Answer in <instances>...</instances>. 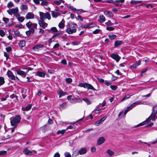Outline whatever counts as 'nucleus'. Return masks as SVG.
<instances>
[{"instance_id": "cd10ccee", "label": "nucleus", "mask_w": 157, "mask_h": 157, "mask_svg": "<svg viewBox=\"0 0 157 157\" xmlns=\"http://www.w3.org/2000/svg\"><path fill=\"white\" fill-rule=\"evenodd\" d=\"M36 74L39 77H44L45 75V73L42 72L38 71L36 72Z\"/></svg>"}, {"instance_id": "e2e57ef3", "label": "nucleus", "mask_w": 157, "mask_h": 157, "mask_svg": "<svg viewBox=\"0 0 157 157\" xmlns=\"http://www.w3.org/2000/svg\"><path fill=\"white\" fill-rule=\"evenodd\" d=\"M96 25L94 24L93 23H92L88 24L89 28H92L94 26V25Z\"/></svg>"}, {"instance_id": "774afa93", "label": "nucleus", "mask_w": 157, "mask_h": 157, "mask_svg": "<svg viewBox=\"0 0 157 157\" xmlns=\"http://www.w3.org/2000/svg\"><path fill=\"white\" fill-rule=\"evenodd\" d=\"M60 155L59 153H56L54 155V157H60Z\"/></svg>"}, {"instance_id": "13d9d810", "label": "nucleus", "mask_w": 157, "mask_h": 157, "mask_svg": "<svg viewBox=\"0 0 157 157\" xmlns=\"http://www.w3.org/2000/svg\"><path fill=\"white\" fill-rule=\"evenodd\" d=\"M6 151H0V155H5L6 154Z\"/></svg>"}, {"instance_id": "20e7f679", "label": "nucleus", "mask_w": 157, "mask_h": 157, "mask_svg": "<svg viewBox=\"0 0 157 157\" xmlns=\"http://www.w3.org/2000/svg\"><path fill=\"white\" fill-rule=\"evenodd\" d=\"M26 26L31 30L32 34L34 33V29H37V25L36 23H32V22L29 21L26 24Z\"/></svg>"}, {"instance_id": "a878e982", "label": "nucleus", "mask_w": 157, "mask_h": 157, "mask_svg": "<svg viewBox=\"0 0 157 157\" xmlns=\"http://www.w3.org/2000/svg\"><path fill=\"white\" fill-rule=\"evenodd\" d=\"M124 0H116L115 1V2H114V4L116 6H122L121 4L118 3L117 2H120L121 3H124Z\"/></svg>"}, {"instance_id": "603ef678", "label": "nucleus", "mask_w": 157, "mask_h": 157, "mask_svg": "<svg viewBox=\"0 0 157 157\" xmlns=\"http://www.w3.org/2000/svg\"><path fill=\"white\" fill-rule=\"evenodd\" d=\"M66 81L67 83H70L72 82V80L71 78H66Z\"/></svg>"}, {"instance_id": "7c9ffc66", "label": "nucleus", "mask_w": 157, "mask_h": 157, "mask_svg": "<svg viewBox=\"0 0 157 157\" xmlns=\"http://www.w3.org/2000/svg\"><path fill=\"white\" fill-rule=\"evenodd\" d=\"M31 107L32 105L31 104H29L26 106V107L25 108H24V109H23V108H22V109L24 111H28L31 108Z\"/></svg>"}, {"instance_id": "e433bc0d", "label": "nucleus", "mask_w": 157, "mask_h": 157, "mask_svg": "<svg viewBox=\"0 0 157 157\" xmlns=\"http://www.w3.org/2000/svg\"><path fill=\"white\" fill-rule=\"evenodd\" d=\"M20 8L21 10H27L28 9V6L26 5L23 4L21 5Z\"/></svg>"}, {"instance_id": "8fccbe9b", "label": "nucleus", "mask_w": 157, "mask_h": 157, "mask_svg": "<svg viewBox=\"0 0 157 157\" xmlns=\"http://www.w3.org/2000/svg\"><path fill=\"white\" fill-rule=\"evenodd\" d=\"M114 28L112 27H107L106 28V29L108 31H112L114 30Z\"/></svg>"}, {"instance_id": "c9c22d12", "label": "nucleus", "mask_w": 157, "mask_h": 157, "mask_svg": "<svg viewBox=\"0 0 157 157\" xmlns=\"http://www.w3.org/2000/svg\"><path fill=\"white\" fill-rule=\"evenodd\" d=\"M107 153L110 156H112L114 155V153L110 150H108L107 151Z\"/></svg>"}, {"instance_id": "72a5a7b5", "label": "nucleus", "mask_w": 157, "mask_h": 157, "mask_svg": "<svg viewBox=\"0 0 157 157\" xmlns=\"http://www.w3.org/2000/svg\"><path fill=\"white\" fill-rule=\"evenodd\" d=\"M131 95H130L129 94L126 95L125 96H124V98L122 99L121 100V101H124L125 100L128 99L130 98Z\"/></svg>"}, {"instance_id": "ea45409f", "label": "nucleus", "mask_w": 157, "mask_h": 157, "mask_svg": "<svg viewBox=\"0 0 157 157\" xmlns=\"http://www.w3.org/2000/svg\"><path fill=\"white\" fill-rule=\"evenodd\" d=\"M117 36L114 34H110L109 35V37L111 40L114 39Z\"/></svg>"}, {"instance_id": "2eb2a0df", "label": "nucleus", "mask_w": 157, "mask_h": 157, "mask_svg": "<svg viewBox=\"0 0 157 157\" xmlns=\"http://www.w3.org/2000/svg\"><path fill=\"white\" fill-rule=\"evenodd\" d=\"M70 101L72 103H76L77 102L80 103L82 102V99L79 98H72L70 100Z\"/></svg>"}, {"instance_id": "412c9836", "label": "nucleus", "mask_w": 157, "mask_h": 157, "mask_svg": "<svg viewBox=\"0 0 157 157\" xmlns=\"http://www.w3.org/2000/svg\"><path fill=\"white\" fill-rule=\"evenodd\" d=\"M65 21L63 19L61 21L59 24L58 26L59 28L63 29L65 26Z\"/></svg>"}, {"instance_id": "f704fd0d", "label": "nucleus", "mask_w": 157, "mask_h": 157, "mask_svg": "<svg viewBox=\"0 0 157 157\" xmlns=\"http://www.w3.org/2000/svg\"><path fill=\"white\" fill-rule=\"evenodd\" d=\"M5 82L4 78L2 77H0V86L3 85Z\"/></svg>"}, {"instance_id": "bb28decb", "label": "nucleus", "mask_w": 157, "mask_h": 157, "mask_svg": "<svg viewBox=\"0 0 157 157\" xmlns=\"http://www.w3.org/2000/svg\"><path fill=\"white\" fill-rule=\"evenodd\" d=\"M80 155L84 154L86 152V149L85 148H82L80 150L78 151Z\"/></svg>"}, {"instance_id": "f3484780", "label": "nucleus", "mask_w": 157, "mask_h": 157, "mask_svg": "<svg viewBox=\"0 0 157 157\" xmlns=\"http://www.w3.org/2000/svg\"><path fill=\"white\" fill-rule=\"evenodd\" d=\"M44 46L41 44H37L34 46L33 49L35 50H39L43 48Z\"/></svg>"}, {"instance_id": "338daca9", "label": "nucleus", "mask_w": 157, "mask_h": 157, "mask_svg": "<svg viewBox=\"0 0 157 157\" xmlns=\"http://www.w3.org/2000/svg\"><path fill=\"white\" fill-rule=\"evenodd\" d=\"M6 49L7 52H10L12 48L10 47H8L6 48Z\"/></svg>"}, {"instance_id": "052dcab7", "label": "nucleus", "mask_w": 157, "mask_h": 157, "mask_svg": "<svg viewBox=\"0 0 157 157\" xmlns=\"http://www.w3.org/2000/svg\"><path fill=\"white\" fill-rule=\"evenodd\" d=\"M4 56L6 57V59H8L9 58V55L6 52L4 53Z\"/></svg>"}, {"instance_id": "4be33fe9", "label": "nucleus", "mask_w": 157, "mask_h": 157, "mask_svg": "<svg viewBox=\"0 0 157 157\" xmlns=\"http://www.w3.org/2000/svg\"><path fill=\"white\" fill-rule=\"evenodd\" d=\"M98 21L101 23H103L105 21V18L103 15H100Z\"/></svg>"}, {"instance_id": "680f3d73", "label": "nucleus", "mask_w": 157, "mask_h": 157, "mask_svg": "<svg viewBox=\"0 0 157 157\" xmlns=\"http://www.w3.org/2000/svg\"><path fill=\"white\" fill-rule=\"evenodd\" d=\"M78 19L80 20L82 22L83 21V19L82 17L80 15H78L77 16Z\"/></svg>"}, {"instance_id": "4c0bfd02", "label": "nucleus", "mask_w": 157, "mask_h": 157, "mask_svg": "<svg viewBox=\"0 0 157 157\" xmlns=\"http://www.w3.org/2000/svg\"><path fill=\"white\" fill-rule=\"evenodd\" d=\"M105 24L106 25L108 26H112L114 24L110 20H108L107 22L105 23Z\"/></svg>"}, {"instance_id": "dca6fc26", "label": "nucleus", "mask_w": 157, "mask_h": 157, "mask_svg": "<svg viewBox=\"0 0 157 157\" xmlns=\"http://www.w3.org/2000/svg\"><path fill=\"white\" fill-rule=\"evenodd\" d=\"M25 18L27 19H32L34 18V14L31 12H28L26 15Z\"/></svg>"}, {"instance_id": "7ed1b4c3", "label": "nucleus", "mask_w": 157, "mask_h": 157, "mask_svg": "<svg viewBox=\"0 0 157 157\" xmlns=\"http://www.w3.org/2000/svg\"><path fill=\"white\" fill-rule=\"evenodd\" d=\"M10 123L12 126H16L21 120V117L19 115L13 116L10 118Z\"/></svg>"}, {"instance_id": "2f4dec72", "label": "nucleus", "mask_w": 157, "mask_h": 157, "mask_svg": "<svg viewBox=\"0 0 157 157\" xmlns=\"http://www.w3.org/2000/svg\"><path fill=\"white\" fill-rule=\"evenodd\" d=\"M82 100L85 101L88 105L91 104V102L87 98H83Z\"/></svg>"}, {"instance_id": "58836bf2", "label": "nucleus", "mask_w": 157, "mask_h": 157, "mask_svg": "<svg viewBox=\"0 0 157 157\" xmlns=\"http://www.w3.org/2000/svg\"><path fill=\"white\" fill-rule=\"evenodd\" d=\"M66 131V129H63L62 130H58L57 132V134H63L65 133Z\"/></svg>"}, {"instance_id": "3c124183", "label": "nucleus", "mask_w": 157, "mask_h": 157, "mask_svg": "<svg viewBox=\"0 0 157 157\" xmlns=\"http://www.w3.org/2000/svg\"><path fill=\"white\" fill-rule=\"evenodd\" d=\"M86 84V82L83 83H80L78 85V86L80 87H83L84 88H85V86Z\"/></svg>"}, {"instance_id": "c85d7f7f", "label": "nucleus", "mask_w": 157, "mask_h": 157, "mask_svg": "<svg viewBox=\"0 0 157 157\" xmlns=\"http://www.w3.org/2000/svg\"><path fill=\"white\" fill-rule=\"evenodd\" d=\"M123 44V42L121 40H116L115 42L114 46L117 47Z\"/></svg>"}, {"instance_id": "c03bdc74", "label": "nucleus", "mask_w": 157, "mask_h": 157, "mask_svg": "<svg viewBox=\"0 0 157 157\" xmlns=\"http://www.w3.org/2000/svg\"><path fill=\"white\" fill-rule=\"evenodd\" d=\"M79 154V151L75 150L73 152L72 155L74 156H77Z\"/></svg>"}, {"instance_id": "423d86ee", "label": "nucleus", "mask_w": 157, "mask_h": 157, "mask_svg": "<svg viewBox=\"0 0 157 157\" xmlns=\"http://www.w3.org/2000/svg\"><path fill=\"white\" fill-rule=\"evenodd\" d=\"M6 75L9 78H10L12 80L15 81H18L19 80V78L17 76H15L13 74V73L9 70L7 71Z\"/></svg>"}, {"instance_id": "a19ab883", "label": "nucleus", "mask_w": 157, "mask_h": 157, "mask_svg": "<svg viewBox=\"0 0 157 157\" xmlns=\"http://www.w3.org/2000/svg\"><path fill=\"white\" fill-rule=\"evenodd\" d=\"M51 31L54 32H56L58 31V30L55 27H52L50 30H48L49 32H50Z\"/></svg>"}, {"instance_id": "473e14b6", "label": "nucleus", "mask_w": 157, "mask_h": 157, "mask_svg": "<svg viewBox=\"0 0 157 157\" xmlns=\"http://www.w3.org/2000/svg\"><path fill=\"white\" fill-rule=\"evenodd\" d=\"M40 5L42 6L46 5L48 4L46 0H40Z\"/></svg>"}, {"instance_id": "0e129e2a", "label": "nucleus", "mask_w": 157, "mask_h": 157, "mask_svg": "<svg viewBox=\"0 0 157 157\" xmlns=\"http://www.w3.org/2000/svg\"><path fill=\"white\" fill-rule=\"evenodd\" d=\"M61 63L62 64L67 65V62L66 60L65 59H63L61 61Z\"/></svg>"}, {"instance_id": "f03ea898", "label": "nucleus", "mask_w": 157, "mask_h": 157, "mask_svg": "<svg viewBox=\"0 0 157 157\" xmlns=\"http://www.w3.org/2000/svg\"><path fill=\"white\" fill-rule=\"evenodd\" d=\"M157 109V105L154 107L153 108V112H152L151 115L148 117L147 120L143 122L140 124L138 126H142L147 124V123L151 120H154L156 117V115L157 114V110H156V112L155 111V109Z\"/></svg>"}, {"instance_id": "39448f33", "label": "nucleus", "mask_w": 157, "mask_h": 157, "mask_svg": "<svg viewBox=\"0 0 157 157\" xmlns=\"http://www.w3.org/2000/svg\"><path fill=\"white\" fill-rule=\"evenodd\" d=\"M39 15L40 19L41 20H44L46 19H48L49 20L51 18L50 14L48 12L44 13L42 12H39Z\"/></svg>"}, {"instance_id": "b1692460", "label": "nucleus", "mask_w": 157, "mask_h": 157, "mask_svg": "<svg viewBox=\"0 0 157 157\" xmlns=\"http://www.w3.org/2000/svg\"><path fill=\"white\" fill-rule=\"evenodd\" d=\"M52 15L53 17H57L60 15V14L58 12L55 11H52Z\"/></svg>"}, {"instance_id": "9d476101", "label": "nucleus", "mask_w": 157, "mask_h": 157, "mask_svg": "<svg viewBox=\"0 0 157 157\" xmlns=\"http://www.w3.org/2000/svg\"><path fill=\"white\" fill-rule=\"evenodd\" d=\"M16 71L17 75H20L23 77H25L26 76L27 73L19 69H17Z\"/></svg>"}, {"instance_id": "49530a36", "label": "nucleus", "mask_w": 157, "mask_h": 157, "mask_svg": "<svg viewBox=\"0 0 157 157\" xmlns=\"http://www.w3.org/2000/svg\"><path fill=\"white\" fill-rule=\"evenodd\" d=\"M100 32L101 33V30L100 29H96L93 32V33L94 34H97L99 33Z\"/></svg>"}, {"instance_id": "a211bd4d", "label": "nucleus", "mask_w": 157, "mask_h": 157, "mask_svg": "<svg viewBox=\"0 0 157 157\" xmlns=\"http://www.w3.org/2000/svg\"><path fill=\"white\" fill-rule=\"evenodd\" d=\"M85 88H86L88 89H90L93 90H96V89L91 84L86 82Z\"/></svg>"}, {"instance_id": "6e6d98bb", "label": "nucleus", "mask_w": 157, "mask_h": 157, "mask_svg": "<svg viewBox=\"0 0 157 157\" xmlns=\"http://www.w3.org/2000/svg\"><path fill=\"white\" fill-rule=\"evenodd\" d=\"M13 3L12 2H10L7 5V7L8 8H11L13 6Z\"/></svg>"}, {"instance_id": "ddd939ff", "label": "nucleus", "mask_w": 157, "mask_h": 157, "mask_svg": "<svg viewBox=\"0 0 157 157\" xmlns=\"http://www.w3.org/2000/svg\"><path fill=\"white\" fill-rule=\"evenodd\" d=\"M111 57L118 62L120 59V57L117 54H112L111 55Z\"/></svg>"}, {"instance_id": "0eeeda50", "label": "nucleus", "mask_w": 157, "mask_h": 157, "mask_svg": "<svg viewBox=\"0 0 157 157\" xmlns=\"http://www.w3.org/2000/svg\"><path fill=\"white\" fill-rule=\"evenodd\" d=\"M68 8L77 14H80L82 13L87 12L82 9H77L72 6H68Z\"/></svg>"}, {"instance_id": "9b49d317", "label": "nucleus", "mask_w": 157, "mask_h": 157, "mask_svg": "<svg viewBox=\"0 0 157 157\" xmlns=\"http://www.w3.org/2000/svg\"><path fill=\"white\" fill-rule=\"evenodd\" d=\"M43 20H39L38 24L40 26H41L43 29H45L48 26V24L43 21Z\"/></svg>"}, {"instance_id": "37998d69", "label": "nucleus", "mask_w": 157, "mask_h": 157, "mask_svg": "<svg viewBox=\"0 0 157 157\" xmlns=\"http://www.w3.org/2000/svg\"><path fill=\"white\" fill-rule=\"evenodd\" d=\"M17 19L20 22H22L24 20L25 18L23 17H20Z\"/></svg>"}, {"instance_id": "bf43d9fd", "label": "nucleus", "mask_w": 157, "mask_h": 157, "mask_svg": "<svg viewBox=\"0 0 157 157\" xmlns=\"http://www.w3.org/2000/svg\"><path fill=\"white\" fill-rule=\"evenodd\" d=\"M31 33H32V32H31V30L30 29L29 30L26 32V34L28 36H30Z\"/></svg>"}, {"instance_id": "aec40b11", "label": "nucleus", "mask_w": 157, "mask_h": 157, "mask_svg": "<svg viewBox=\"0 0 157 157\" xmlns=\"http://www.w3.org/2000/svg\"><path fill=\"white\" fill-rule=\"evenodd\" d=\"M141 61L139 60L138 61L137 63L134 64H133L130 66V67L136 69L138 66L140 65Z\"/></svg>"}, {"instance_id": "f8f14e48", "label": "nucleus", "mask_w": 157, "mask_h": 157, "mask_svg": "<svg viewBox=\"0 0 157 157\" xmlns=\"http://www.w3.org/2000/svg\"><path fill=\"white\" fill-rule=\"evenodd\" d=\"M104 13L106 17H112L113 16L112 13L109 11L105 10L104 11Z\"/></svg>"}, {"instance_id": "4d7b16f0", "label": "nucleus", "mask_w": 157, "mask_h": 157, "mask_svg": "<svg viewBox=\"0 0 157 157\" xmlns=\"http://www.w3.org/2000/svg\"><path fill=\"white\" fill-rule=\"evenodd\" d=\"M111 88L113 90H116L117 89V87L115 86L111 85L110 86Z\"/></svg>"}, {"instance_id": "79ce46f5", "label": "nucleus", "mask_w": 157, "mask_h": 157, "mask_svg": "<svg viewBox=\"0 0 157 157\" xmlns=\"http://www.w3.org/2000/svg\"><path fill=\"white\" fill-rule=\"evenodd\" d=\"M58 94L59 95V98H60L63 96L65 95L66 93L63 91H59L58 92Z\"/></svg>"}, {"instance_id": "6ab92c4d", "label": "nucleus", "mask_w": 157, "mask_h": 157, "mask_svg": "<svg viewBox=\"0 0 157 157\" xmlns=\"http://www.w3.org/2000/svg\"><path fill=\"white\" fill-rule=\"evenodd\" d=\"M106 117L105 116L102 117L99 120L97 121L95 123V125L97 126H98L100 124L102 123L106 119Z\"/></svg>"}, {"instance_id": "09e8293b", "label": "nucleus", "mask_w": 157, "mask_h": 157, "mask_svg": "<svg viewBox=\"0 0 157 157\" xmlns=\"http://www.w3.org/2000/svg\"><path fill=\"white\" fill-rule=\"evenodd\" d=\"M65 157H71V155L67 152H66L64 154Z\"/></svg>"}, {"instance_id": "5fc2aeb1", "label": "nucleus", "mask_w": 157, "mask_h": 157, "mask_svg": "<svg viewBox=\"0 0 157 157\" xmlns=\"http://www.w3.org/2000/svg\"><path fill=\"white\" fill-rule=\"evenodd\" d=\"M5 35V33L2 30H0V36L2 37L4 36Z\"/></svg>"}, {"instance_id": "393cba45", "label": "nucleus", "mask_w": 157, "mask_h": 157, "mask_svg": "<svg viewBox=\"0 0 157 157\" xmlns=\"http://www.w3.org/2000/svg\"><path fill=\"white\" fill-rule=\"evenodd\" d=\"M18 44L20 47H24L25 45V42L24 40H21L18 42Z\"/></svg>"}, {"instance_id": "de8ad7c7", "label": "nucleus", "mask_w": 157, "mask_h": 157, "mask_svg": "<svg viewBox=\"0 0 157 157\" xmlns=\"http://www.w3.org/2000/svg\"><path fill=\"white\" fill-rule=\"evenodd\" d=\"M142 2V1H136L134 0H132L130 2V3L131 4L132 3H135V4H138Z\"/></svg>"}, {"instance_id": "4468645a", "label": "nucleus", "mask_w": 157, "mask_h": 157, "mask_svg": "<svg viewBox=\"0 0 157 157\" xmlns=\"http://www.w3.org/2000/svg\"><path fill=\"white\" fill-rule=\"evenodd\" d=\"M144 102L140 101H136L135 102L133 103L131 105L129 106V107L131 108V109H132L133 107L136 106L137 105L140 104H143Z\"/></svg>"}, {"instance_id": "1a4fd4ad", "label": "nucleus", "mask_w": 157, "mask_h": 157, "mask_svg": "<svg viewBox=\"0 0 157 157\" xmlns=\"http://www.w3.org/2000/svg\"><path fill=\"white\" fill-rule=\"evenodd\" d=\"M36 151L35 150H32L30 151L28 150L27 147L25 148L23 150V152L25 155H30L32 154L33 152L34 153L36 152Z\"/></svg>"}, {"instance_id": "a18cd8bd", "label": "nucleus", "mask_w": 157, "mask_h": 157, "mask_svg": "<svg viewBox=\"0 0 157 157\" xmlns=\"http://www.w3.org/2000/svg\"><path fill=\"white\" fill-rule=\"evenodd\" d=\"M103 2L108 3H110L114 4V2L113 0H107L102 2Z\"/></svg>"}, {"instance_id": "5701e85b", "label": "nucleus", "mask_w": 157, "mask_h": 157, "mask_svg": "<svg viewBox=\"0 0 157 157\" xmlns=\"http://www.w3.org/2000/svg\"><path fill=\"white\" fill-rule=\"evenodd\" d=\"M105 141V139L103 137H100L98 139L97 144L98 145H101Z\"/></svg>"}, {"instance_id": "864d4df0", "label": "nucleus", "mask_w": 157, "mask_h": 157, "mask_svg": "<svg viewBox=\"0 0 157 157\" xmlns=\"http://www.w3.org/2000/svg\"><path fill=\"white\" fill-rule=\"evenodd\" d=\"M3 20L6 24L9 21V19L5 17L3 18Z\"/></svg>"}, {"instance_id": "c756f323", "label": "nucleus", "mask_w": 157, "mask_h": 157, "mask_svg": "<svg viewBox=\"0 0 157 157\" xmlns=\"http://www.w3.org/2000/svg\"><path fill=\"white\" fill-rule=\"evenodd\" d=\"M102 109L101 108L98 109H95L94 111L93 112V114L94 115L95 114H99L100 113V111Z\"/></svg>"}, {"instance_id": "69168bd1", "label": "nucleus", "mask_w": 157, "mask_h": 157, "mask_svg": "<svg viewBox=\"0 0 157 157\" xmlns=\"http://www.w3.org/2000/svg\"><path fill=\"white\" fill-rule=\"evenodd\" d=\"M60 46V45L58 43H56V44L54 45L53 46V48H58Z\"/></svg>"}, {"instance_id": "f257e3e1", "label": "nucleus", "mask_w": 157, "mask_h": 157, "mask_svg": "<svg viewBox=\"0 0 157 157\" xmlns=\"http://www.w3.org/2000/svg\"><path fill=\"white\" fill-rule=\"evenodd\" d=\"M77 27V24L73 22L68 23L66 25V31L68 34H72L76 32Z\"/></svg>"}, {"instance_id": "6e6552de", "label": "nucleus", "mask_w": 157, "mask_h": 157, "mask_svg": "<svg viewBox=\"0 0 157 157\" xmlns=\"http://www.w3.org/2000/svg\"><path fill=\"white\" fill-rule=\"evenodd\" d=\"M18 9L17 8L10 9L7 10L8 13L10 15H12L13 14H14L16 13H18Z\"/></svg>"}]
</instances>
